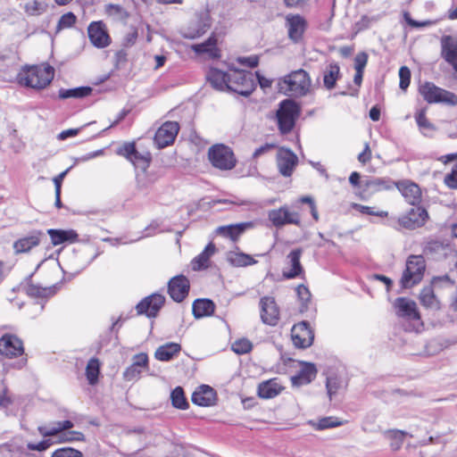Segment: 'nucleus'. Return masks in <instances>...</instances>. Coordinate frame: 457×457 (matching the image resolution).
Wrapping results in <instances>:
<instances>
[{
  "mask_svg": "<svg viewBox=\"0 0 457 457\" xmlns=\"http://www.w3.org/2000/svg\"><path fill=\"white\" fill-rule=\"evenodd\" d=\"M54 69L48 63L24 66L17 74L20 85L34 89L46 88L54 79Z\"/></svg>",
  "mask_w": 457,
  "mask_h": 457,
  "instance_id": "nucleus-1",
  "label": "nucleus"
},
{
  "mask_svg": "<svg viewBox=\"0 0 457 457\" xmlns=\"http://www.w3.org/2000/svg\"><path fill=\"white\" fill-rule=\"evenodd\" d=\"M311 78L303 69L293 71L278 81V92L292 97L306 96L311 91Z\"/></svg>",
  "mask_w": 457,
  "mask_h": 457,
  "instance_id": "nucleus-2",
  "label": "nucleus"
},
{
  "mask_svg": "<svg viewBox=\"0 0 457 457\" xmlns=\"http://www.w3.org/2000/svg\"><path fill=\"white\" fill-rule=\"evenodd\" d=\"M74 423L70 420L55 421L51 425L39 426L38 433L43 437H56L57 443L67 444L74 442H85L86 436L83 432L72 430Z\"/></svg>",
  "mask_w": 457,
  "mask_h": 457,
  "instance_id": "nucleus-3",
  "label": "nucleus"
},
{
  "mask_svg": "<svg viewBox=\"0 0 457 457\" xmlns=\"http://www.w3.org/2000/svg\"><path fill=\"white\" fill-rule=\"evenodd\" d=\"M299 114L300 108L293 100L287 99L280 103L276 116L278 129L282 135L288 134L293 130Z\"/></svg>",
  "mask_w": 457,
  "mask_h": 457,
  "instance_id": "nucleus-4",
  "label": "nucleus"
},
{
  "mask_svg": "<svg viewBox=\"0 0 457 457\" xmlns=\"http://www.w3.org/2000/svg\"><path fill=\"white\" fill-rule=\"evenodd\" d=\"M116 154L125 158L135 168L145 171L152 162V154L148 151L139 152L137 149L136 142H124L116 149Z\"/></svg>",
  "mask_w": 457,
  "mask_h": 457,
  "instance_id": "nucleus-5",
  "label": "nucleus"
},
{
  "mask_svg": "<svg viewBox=\"0 0 457 457\" xmlns=\"http://www.w3.org/2000/svg\"><path fill=\"white\" fill-rule=\"evenodd\" d=\"M208 159L213 167L221 170H232L237 164L234 152L223 144L212 145L208 150Z\"/></svg>",
  "mask_w": 457,
  "mask_h": 457,
  "instance_id": "nucleus-6",
  "label": "nucleus"
},
{
  "mask_svg": "<svg viewBox=\"0 0 457 457\" xmlns=\"http://www.w3.org/2000/svg\"><path fill=\"white\" fill-rule=\"evenodd\" d=\"M426 269L425 260L420 255H411L406 262V269L403 271L401 284L404 288H410L419 284Z\"/></svg>",
  "mask_w": 457,
  "mask_h": 457,
  "instance_id": "nucleus-7",
  "label": "nucleus"
},
{
  "mask_svg": "<svg viewBox=\"0 0 457 457\" xmlns=\"http://www.w3.org/2000/svg\"><path fill=\"white\" fill-rule=\"evenodd\" d=\"M0 355L9 360L21 358L24 363L28 360L22 339L12 333H4L0 337Z\"/></svg>",
  "mask_w": 457,
  "mask_h": 457,
  "instance_id": "nucleus-8",
  "label": "nucleus"
},
{
  "mask_svg": "<svg viewBox=\"0 0 457 457\" xmlns=\"http://www.w3.org/2000/svg\"><path fill=\"white\" fill-rule=\"evenodd\" d=\"M268 218L276 228H281L285 225L300 226L302 221L299 207L287 204L270 210Z\"/></svg>",
  "mask_w": 457,
  "mask_h": 457,
  "instance_id": "nucleus-9",
  "label": "nucleus"
},
{
  "mask_svg": "<svg viewBox=\"0 0 457 457\" xmlns=\"http://www.w3.org/2000/svg\"><path fill=\"white\" fill-rule=\"evenodd\" d=\"M228 91L247 96L255 89L253 76L250 71L238 69L230 70V79H228Z\"/></svg>",
  "mask_w": 457,
  "mask_h": 457,
  "instance_id": "nucleus-10",
  "label": "nucleus"
},
{
  "mask_svg": "<svg viewBox=\"0 0 457 457\" xmlns=\"http://www.w3.org/2000/svg\"><path fill=\"white\" fill-rule=\"evenodd\" d=\"M423 98L429 104L444 103L450 105L457 104V96L436 87L431 82H426L420 87Z\"/></svg>",
  "mask_w": 457,
  "mask_h": 457,
  "instance_id": "nucleus-11",
  "label": "nucleus"
},
{
  "mask_svg": "<svg viewBox=\"0 0 457 457\" xmlns=\"http://www.w3.org/2000/svg\"><path fill=\"white\" fill-rule=\"evenodd\" d=\"M260 318L269 326H277L280 320V309L273 296L265 295L259 302Z\"/></svg>",
  "mask_w": 457,
  "mask_h": 457,
  "instance_id": "nucleus-12",
  "label": "nucleus"
},
{
  "mask_svg": "<svg viewBox=\"0 0 457 457\" xmlns=\"http://www.w3.org/2000/svg\"><path fill=\"white\" fill-rule=\"evenodd\" d=\"M302 255V248H295L287 255L285 266L282 270V277L284 278L294 279L295 278L304 277V268L301 263Z\"/></svg>",
  "mask_w": 457,
  "mask_h": 457,
  "instance_id": "nucleus-13",
  "label": "nucleus"
},
{
  "mask_svg": "<svg viewBox=\"0 0 457 457\" xmlns=\"http://www.w3.org/2000/svg\"><path fill=\"white\" fill-rule=\"evenodd\" d=\"M179 124L177 121H165L156 130L154 142L157 148L162 149L169 145H171L179 131Z\"/></svg>",
  "mask_w": 457,
  "mask_h": 457,
  "instance_id": "nucleus-14",
  "label": "nucleus"
},
{
  "mask_svg": "<svg viewBox=\"0 0 457 457\" xmlns=\"http://www.w3.org/2000/svg\"><path fill=\"white\" fill-rule=\"evenodd\" d=\"M291 339L296 348L305 349L313 344L314 332L308 322L301 321L293 326Z\"/></svg>",
  "mask_w": 457,
  "mask_h": 457,
  "instance_id": "nucleus-15",
  "label": "nucleus"
},
{
  "mask_svg": "<svg viewBox=\"0 0 457 457\" xmlns=\"http://www.w3.org/2000/svg\"><path fill=\"white\" fill-rule=\"evenodd\" d=\"M90 43L96 48H105L112 43L105 23L102 21H92L87 27Z\"/></svg>",
  "mask_w": 457,
  "mask_h": 457,
  "instance_id": "nucleus-16",
  "label": "nucleus"
},
{
  "mask_svg": "<svg viewBox=\"0 0 457 457\" xmlns=\"http://www.w3.org/2000/svg\"><path fill=\"white\" fill-rule=\"evenodd\" d=\"M165 303V297L162 294L154 293L143 298L136 306L138 314H145L148 318L157 316Z\"/></svg>",
  "mask_w": 457,
  "mask_h": 457,
  "instance_id": "nucleus-17",
  "label": "nucleus"
},
{
  "mask_svg": "<svg viewBox=\"0 0 457 457\" xmlns=\"http://www.w3.org/2000/svg\"><path fill=\"white\" fill-rule=\"evenodd\" d=\"M211 21L208 15H199L192 20L181 30V36L186 39H196L204 36L211 28Z\"/></svg>",
  "mask_w": 457,
  "mask_h": 457,
  "instance_id": "nucleus-18",
  "label": "nucleus"
},
{
  "mask_svg": "<svg viewBox=\"0 0 457 457\" xmlns=\"http://www.w3.org/2000/svg\"><path fill=\"white\" fill-rule=\"evenodd\" d=\"M276 162L279 173L284 177H290L298 163V158L292 150L286 147H278Z\"/></svg>",
  "mask_w": 457,
  "mask_h": 457,
  "instance_id": "nucleus-19",
  "label": "nucleus"
},
{
  "mask_svg": "<svg viewBox=\"0 0 457 457\" xmlns=\"http://www.w3.org/2000/svg\"><path fill=\"white\" fill-rule=\"evenodd\" d=\"M285 20L288 38L295 44L301 42L308 26L307 21L300 14H287Z\"/></svg>",
  "mask_w": 457,
  "mask_h": 457,
  "instance_id": "nucleus-20",
  "label": "nucleus"
},
{
  "mask_svg": "<svg viewBox=\"0 0 457 457\" xmlns=\"http://www.w3.org/2000/svg\"><path fill=\"white\" fill-rule=\"evenodd\" d=\"M189 289V279L184 275H177L168 282V294L177 303H181L186 299Z\"/></svg>",
  "mask_w": 457,
  "mask_h": 457,
  "instance_id": "nucleus-21",
  "label": "nucleus"
},
{
  "mask_svg": "<svg viewBox=\"0 0 457 457\" xmlns=\"http://www.w3.org/2000/svg\"><path fill=\"white\" fill-rule=\"evenodd\" d=\"M149 358L147 353H140L132 358V363L123 371V378L126 381L137 380L141 374L148 370Z\"/></svg>",
  "mask_w": 457,
  "mask_h": 457,
  "instance_id": "nucleus-22",
  "label": "nucleus"
},
{
  "mask_svg": "<svg viewBox=\"0 0 457 457\" xmlns=\"http://www.w3.org/2000/svg\"><path fill=\"white\" fill-rule=\"evenodd\" d=\"M43 237L44 233L41 230H34L13 242V252L15 254L28 253L41 244Z\"/></svg>",
  "mask_w": 457,
  "mask_h": 457,
  "instance_id": "nucleus-23",
  "label": "nucleus"
},
{
  "mask_svg": "<svg viewBox=\"0 0 457 457\" xmlns=\"http://www.w3.org/2000/svg\"><path fill=\"white\" fill-rule=\"evenodd\" d=\"M428 219L427 211L420 207H412L406 214L398 219V224L404 228L414 229L424 225Z\"/></svg>",
  "mask_w": 457,
  "mask_h": 457,
  "instance_id": "nucleus-24",
  "label": "nucleus"
},
{
  "mask_svg": "<svg viewBox=\"0 0 457 457\" xmlns=\"http://www.w3.org/2000/svg\"><path fill=\"white\" fill-rule=\"evenodd\" d=\"M191 49L195 54H206L211 60H219L221 58V50L218 46V37L214 33L203 43L192 45Z\"/></svg>",
  "mask_w": 457,
  "mask_h": 457,
  "instance_id": "nucleus-25",
  "label": "nucleus"
},
{
  "mask_svg": "<svg viewBox=\"0 0 457 457\" xmlns=\"http://www.w3.org/2000/svg\"><path fill=\"white\" fill-rule=\"evenodd\" d=\"M394 307L398 317L409 320H420L416 303L409 298L399 297L395 301Z\"/></svg>",
  "mask_w": 457,
  "mask_h": 457,
  "instance_id": "nucleus-26",
  "label": "nucleus"
},
{
  "mask_svg": "<svg viewBox=\"0 0 457 457\" xmlns=\"http://www.w3.org/2000/svg\"><path fill=\"white\" fill-rule=\"evenodd\" d=\"M395 187L400 191L405 201L415 206L421 201L420 187L411 180H402L395 183Z\"/></svg>",
  "mask_w": 457,
  "mask_h": 457,
  "instance_id": "nucleus-27",
  "label": "nucleus"
},
{
  "mask_svg": "<svg viewBox=\"0 0 457 457\" xmlns=\"http://www.w3.org/2000/svg\"><path fill=\"white\" fill-rule=\"evenodd\" d=\"M252 227V222H242L227 226H220L216 228L215 233L218 236L228 238L232 242L236 243L239 240L245 230Z\"/></svg>",
  "mask_w": 457,
  "mask_h": 457,
  "instance_id": "nucleus-28",
  "label": "nucleus"
},
{
  "mask_svg": "<svg viewBox=\"0 0 457 457\" xmlns=\"http://www.w3.org/2000/svg\"><path fill=\"white\" fill-rule=\"evenodd\" d=\"M230 72H225L218 68L211 67L206 73V80L218 91H228Z\"/></svg>",
  "mask_w": 457,
  "mask_h": 457,
  "instance_id": "nucleus-29",
  "label": "nucleus"
},
{
  "mask_svg": "<svg viewBox=\"0 0 457 457\" xmlns=\"http://www.w3.org/2000/svg\"><path fill=\"white\" fill-rule=\"evenodd\" d=\"M191 399L196 405L209 407L215 404L217 395L210 386L202 385L193 393Z\"/></svg>",
  "mask_w": 457,
  "mask_h": 457,
  "instance_id": "nucleus-30",
  "label": "nucleus"
},
{
  "mask_svg": "<svg viewBox=\"0 0 457 457\" xmlns=\"http://www.w3.org/2000/svg\"><path fill=\"white\" fill-rule=\"evenodd\" d=\"M285 386H282L278 378H270L258 385L257 394L262 399H271L278 396Z\"/></svg>",
  "mask_w": 457,
  "mask_h": 457,
  "instance_id": "nucleus-31",
  "label": "nucleus"
},
{
  "mask_svg": "<svg viewBox=\"0 0 457 457\" xmlns=\"http://www.w3.org/2000/svg\"><path fill=\"white\" fill-rule=\"evenodd\" d=\"M216 247L213 243H209L204 249L191 261V268L194 271L206 270L211 265V257L215 253Z\"/></svg>",
  "mask_w": 457,
  "mask_h": 457,
  "instance_id": "nucleus-32",
  "label": "nucleus"
},
{
  "mask_svg": "<svg viewBox=\"0 0 457 457\" xmlns=\"http://www.w3.org/2000/svg\"><path fill=\"white\" fill-rule=\"evenodd\" d=\"M317 375V369L313 363L301 362V368L296 375L291 378L293 385L303 386L312 382Z\"/></svg>",
  "mask_w": 457,
  "mask_h": 457,
  "instance_id": "nucleus-33",
  "label": "nucleus"
},
{
  "mask_svg": "<svg viewBox=\"0 0 457 457\" xmlns=\"http://www.w3.org/2000/svg\"><path fill=\"white\" fill-rule=\"evenodd\" d=\"M395 183V181L388 178H368L364 185L366 187L365 191L369 194L370 199L376 193L392 190Z\"/></svg>",
  "mask_w": 457,
  "mask_h": 457,
  "instance_id": "nucleus-34",
  "label": "nucleus"
},
{
  "mask_svg": "<svg viewBox=\"0 0 457 457\" xmlns=\"http://www.w3.org/2000/svg\"><path fill=\"white\" fill-rule=\"evenodd\" d=\"M216 305L213 301L207 298H199L193 302L192 312L195 319L210 317L213 315Z\"/></svg>",
  "mask_w": 457,
  "mask_h": 457,
  "instance_id": "nucleus-35",
  "label": "nucleus"
},
{
  "mask_svg": "<svg viewBox=\"0 0 457 457\" xmlns=\"http://www.w3.org/2000/svg\"><path fill=\"white\" fill-rule=\"evenodd\" d=\"M368 62V55L365 53L358 54L353 59V68L355 71L353 82L355 85V88L351 90L348 94L351 96H355L358 93L359 87L362 82L363 71Z\"/></svg>",
  "mask_w": 457,
  "mask_h": 457,
  "instance_id": "nucleus-36",
  "label": "nucleus"
},
{
  "mask_svg": "<svg viewBox=\"0 0 457 457\" xmlns=\"http://www.w3.org/2000/svg\"><path fill=\"white\" fill-rule=\"evenodd\" d=\"M47 234L50 237L51 243L54 245H58L66 242L75 243L79 239L78 233L73 229H54L50 228L47 230Z\"/></svg>",
  "mask_w": 457,
  "mask_h": 457,
  "instance_id": "nucleus-37",
  "label": "nucleus"
},
{
  "mask_svg": "<svg viewBox=\"0 0 457 457\" xmlns=\"http://www.w3.org/2000/svg\"><path fill=\"white\" fill-rule=\"evenodd\" d=\"M442 56L450 64L457 61V37L444 36L441 39Z\"/></svg>",
  "mask_w": 457,
  "mask_h": 457,
  "instance_id": "nucleus-38",
  "label": "nucleus"
},
{
  "mask_svg": "<svg viewBox=\"0 0 457 457\" xmlns=\"http://www.w3.org/2000/svg\"><path fill=\"white\" fill-rule=\"evenodd\" d=\"M414 118L419 128L420 132L426 137H433L436 132V127L430 122L426 116V110L420 109L415 114Z\"/></svg>",
  "mask_w": 457,
  "mask_h": 457,
  "instance_id": "nucleus-39",
  "label": "nucleus"
},
{
  "mask_svg": "<svg viewBox=\"0 0 457 457\" xmlns=\"http://www.w3.org/2000/svg\"><path fill=\"white\" fill-rule=\"evenodd\" d=\"M180 351L181 345L179 344L167 343L156 349L154 357L161 361H169L177 356Z\"/></svg>",
  "mask_w": 457,
  "mask_h": 457,
  "instance_id": "nucleus-40",
  "label": "nucleus"
},
{
  "mask_svg": "<svg viewBox=\"0 0 457 457\" xmlns=\"http://www.w3.org/2000/svg\"><path fill=\"white\" fill-rule=\"evenodd\" d=\"M367 179H362L361 174L357 171L351 173L349 177V184L353 187V194L361 200H368L369 194L367 193L366 187L364 186L367 182Z\"/></svg>",
  "mask_w": 457,
  "mask_h": 457,
  "instance_id": "nucleus-41",
  "label": "nucleus"
},
{
  "mask_svg": "<svg viewBox=\"0 0 457 457\" xmlns=\"http://www.w3.org/2000/svg\"><path fill=\"white\" fill-rule=\"evenodd\" d=\"M228 261L235 267H247L257 263V261L252 255L239 251L229 252Z\"/></svg>",
  "mask_w": 457,
  "mask_h": 457,
  "instance_id": "nucleus-42",
  "label": "nucleus"
},
{
  "mask_svg": "<svg viewBox=\"0 0 457 457\" xmlns=\"http://www.w3.org/2000/svg\"><path fill=\"white\" fill-rule=\"evenodd\" d=\"M93 89L90 87H79L74 88H61L58 92L60 99L84 98L91 95Z\"/></svg>",
  "mask_w": 457,
  "mask_h": 457,
  "instance_id": "nucleus-43",
  "label": "nucleus"
},
{
  "mask_svg": "<svg viewBox=\"0 0 457 457\" xmlns=\"http://www.w3.org/2000/svg\"><path fill=\"white\" fill-rule=\"evenodd\" d=\"M407 433L403 430L391 429L384 432V436L390 441V447L394 451L399 450L404 441Z\"/></svg>",
  "mask_w": 457,
  "mask_h": 457,
  "instance_id": "nucleus-44",
  "label": "nucleus"
},
{
  "mask_svg": "<svg viewBox=\"0 0 457 457\" xmlns=\"http://www.w3.org/2000/svg\"><path fill=\"white\" fill-rule=\"evenodd\" d=\"M100 361L93 357L91 358L87 364L86 367V377L88 383L92 386L96 385L98 382V377L100 374Z\"/></svg>",
  "mask_w": 457,
  "mask_h": 457,
  "instance_id": "nucleus-45",
  "label": "nucleus"
},
{
  "mask_svg": "<svg viewBox=\"0 0 457 457\" xmlns=\"http://www.w3.org/2000/svg\"><path fill=\"white\" fill-rule=\"evenodd\" d=\"M420 301L423 306L430 309H438L439 302L431 287H424L420 294Z\"/></svg>",
  "mask_w": 457,
  "mask_h": 457,
  "instance_id": "nucleus-46",
  "label": "nucleus"
},
{
  "mask_svg": "<svg viewBox=\"0 0 457 457\" xmlns=\"http://www.w3.org/2000/svg\"><path fill=\"white\" fill-rule=\"evenodd\" d=\"M298 301L300 302V312H304L309 309L312 303V294L309 287L300 284L295 288Z\"/></svg>",
  "mask_w": 457,
  "mask_h": 457,
  "instance_id": "nucleus-47",
  "label": "nucleus"
},
{
  "mask_svg": "<svg viewBox=\"0 0 457 457\" xmlns=\"http://www.w3.org/2000/svg\"><path fill=\"white\" fill-rule=\"evenodd\" d=\"M170 400L172 406L176 409L187 410L189 407V403L181 386H177L171 391Z\"/></svg>",
  "mask_w": 457,
  "mask_h": 457,
  "instance_id": "nucleus-48",
  "label": "nucleus"
},
{
  "mask_svg": "<svg viewBox=\"0 0 457 457\" xmlns=\"http://www.w3.org/2000/svg\"><path fill=\"white\" fill-rule=\"evenodd\" d=\"M104 11L109 17L116 21H126L129 16V12L120 4H106L104 7Z\"/></svg>",
  "mask_w": 457,
  "mask_h": 457,
  "instance_id": "nucleus-49",
  "label": "nucleus"
},
{
  "mask_svg": "<svg viewBox=\"0 0 457 457\" xmlns=\"http://www.w3.org/2000/svg\"><path fill=\"white\" fill-rule=\"evenodd\" d=\"M340 68L337 64H329L324 72L323 82L327 88L331 89L335 87L336 81L339 77Z\"/></svg>",
  "mask_w": 457,
  "mask_h": 457,
  "instance_id": "nucleus-50",
  "label": "nucleus"
},
{
  "mask_svg": "<svg viewBox=\"0 0 457 457\" xmlns=\"http://www.w3.org/2000/svg\"><path fill=\"white\" fill-rule=\"evenodd\" d=\"M310 423L314 429L323 430L327 428L338 427L342 424V421L338 418L330 416L320 418L317 421H311Z\"/></svg>",
  "mask_w": 457,
  "mask_h": 457,
  "instance_id": "nucleus-51",
  "label": "nucleus"
},
{
  "mask_svg": "<svg viewBox=\"0 0 457 457\" xmlns=\"http://www.w3.org/2000/svg\"><path fill=\"white\" fill-rule=\"evenodd\" d=\"M350 206L361 214L378 216L380 218H386L388 216V212L386 211H376L374 207L361 205L359 204H351Z\"/></svg>",
  "mask_w": 457,
  "mask_h": 457,
  "instance_id": "nucleus-52",
  "label": "nucleus"
},
{
  "mask_svg": "<svg viewBox=\"0 0 457 457\" xmlns=\"http://www.w3.org/2000/svg\"><path fill=\"white\" fill-rule=\"evenodd\" d=\"M77 22V16L71 12H68L61 16L58 21L56 30L61 31L62 29H70L73 27Z\"/></svg>",
  "mask_w": 457,
  "mask_h": 457,
  "instance_id": "nucleus-53",
  "label": "nucleus"
},
{
  "mask_svg": "<svg viewBox=\"0 0 457 457\" xmlns=\"http://www.w3.org/2000/svg\"><path fill=\"white\" fill-rule=\"evenodd\" d=\"M231 349L237 354H245L252 351L253 344L247 338H239L232 344Z\"/></svg>",
  "mask_w": 457,
  "mask_h": 457,
  "instance_id": "nucleus-54",
  "label": "nucleus"
},
{
  "mask_svg": "<svg viewBox=\"0 0 457 457\" xmlns=\"http://www.w3.org/2000/svg\"><path fill=\"white\" fill-rule=\"evenodd\" d=\"M51 457H84L81 451L72 447H61L51 454Z\"/></svg>",
  "mask_w": 457,
  "mask_h": 457,
  "instance_id": "nucleus-55",
  "label": "nucleus"
},
{
  "mask_svg": "<svg viewBox=\"0 0 457 457\" xmlns=\"http://www.w3.org/2000/svg\"><path fill=\"white\" fill-rule=\"evenodd\" d=\"M45 8L43 4L38 0H31L25 4L24 11L27 14L31 16L39 15L44 12Z\"/></svg>",
  "mask_w": 457,
  "mask_h": 457,
  "instance_id": "nucleus-56",
  "label": "nucleus"
},
{
  "mask_svg": "<svg viewBox=\"0 0 457 457\" xmlns=\"http://www.w3.org/2000/svg\"><path fill=\"white\" fill-rule=\"evenodd\" d=\"M25 292L29 296L35 298H43L46 295L47 289L30 283L25 287Z\"/></svg>",
  "mask_w": 457,
  "mask_h": 457,
  "instance_id": "nucleus-57",
  "label": "nucleus"
},
{
  "mask_svg": "<svg viewBox=\"0 0 457 457\" xmlns=\"http://www.w3.org/2000/svg\"><path fill=\"white\" fill-rule=\"evenodd\" d=\"M443 130L450 138H457V119L450 121H442Z\"/></svg>",
  "mask_w": 457,
  "mask_h": 457,
  "instance_id": "nucleus-58",
  "label": "nucleus"
},
{
  "mask_svg": "<svg viewBox=\"0 0 457 457\" xmlns=\"http://www.w3.org/2000/svg\"><path fill=\"white\" fill-rule=\"evenodd\" d=\"M399 77H400L399 87L401 89L405 90L410 85V79H411L410 70L405 66L401 67L399 70Z\"/></svg>",
  "mask_w": 457,
  "mask_h": 457,
  "instance_id": "nucleus-59",
  "label": "nucleus"
},
{
  "mask_svg": "<svg viewBox=\"0 0 457 457\" xmlns=\"http://www.w3.org/2000/svg\"><path fill=\"white\" fill-rule=\"evenodd\" d=\"M277 145L273 143H266L263 145L256 148L253 154V160L256 161L260 156L270 153L272 150L276 149Z\"/></svg>",
  "mask_w": 457,
  "mask_h": 457,
  "instance_id": "nucleus-60",
  "label": "nucleus"
},
{
  "mask_svg": "<svg viewBox=\"0 0 457 457\" xmlns=\"http://www.w3.org/2000/svg\"><path fill=\"white\" fill-rule=\"evenodd\" d=\"M444 181L448 187L453 189L457 188V162L453 165L451 173L445 177Z\"/></svg>",
  "mask_w": 457,
  "mask_h": 457,
  "instance_id": "nucleus-61",
  "label": "nucleus"
},
{
  "mask_svg": "<svg viewBox=\"0 0 457 457\" xmlns=\"http://www.w3.org/2000/svg\"><path fill=\"white\" fill-rule=\"evenodd\" d=\"M237 61L239 64L247 66L249 68H255L259 64V57L257 55L238 57Z\"/></svg>",
  "mask_w": 457,
  "mask_h": 457,
  "instance_id": "nucleus-62",
  "label": "nucleus"
},
{
  "mask_svg": "<svg viewBox=\"0 0 457 457\" xmlns=\"http://www.w3.org/2000/svg\"><path fill=\"white\" fill-rule=\"evenodd\" d=\"M12 403L9 390L5 387L0 392V406L7 408Z\"/></svg>",
  "mask_w": 457,
  "mask_h": 457,
  "instance_id": "nucleus-63",
  "label": "nucleus"
},
{
  "mask_svg": "<svg viewBox=\"0 0 457 457\" xmlns=\"http://www.w3.org/2000/svg\"><path fill=\"white\" fill-rule=\"evenodd\" d=\"M137 37H138L137 29H133L130 32H129L125 36L124 41H123V46L126 47L132 46L136 43Z\"/></svg>",
  "mask_w": 457,
  "mask_h": 457,
  "instance_id": "nucleus-64",
  "label": "nucleus"
}]
</instances>
